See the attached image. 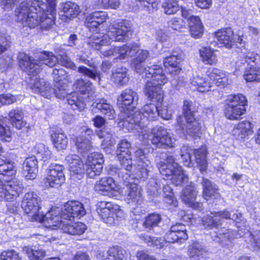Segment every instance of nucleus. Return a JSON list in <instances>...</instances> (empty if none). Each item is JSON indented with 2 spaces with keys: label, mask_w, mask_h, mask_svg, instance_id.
I'll return each mask as SVG.
<instances>
[{
  "label": "nucleus",
  "mask_w": 260,
  "mask_h": 260,
  "mask_svg": "<svg viewBox=\"0 0 260 260\" xmlns=\"http://www.w3.org/2000/svg\"><path fill=\"white\" fill-rule=\"evenodd\" d=\"M132 35V25L128 20L119 19L112 24L107 34L99 32L89 37L86 41L91 48L99 50L104 57H113L114 59H126L136 56L133 60L135 71L140 75L145 72L147 68L141 63L148 56L146 50L140 49L137 43L125 44L121 46L107 47L110 44L111 40L115 42H124L129 39Z\"/></svg>",
  "instance_id": "f257e3e1"
},
{
  "label": "nucleus",
  "mask_w": 260,
  "mask_h": 260,
  "mask_svg": "<svg viewBox=\"0 0 260 260\" xmlns=\"http://www.w3.org/2000/svg\"><path fill=\"white\" fill-rule=\"evenodd\" d=\"M158 103L157 105L152 103L145 105L140 111H135L132 114L131 121L135 123L133 117L140 118V122H138V126H135L131 131H136L139 133L140 139L150 140L156 148L166 149L173 147L176 141L172 134L163 126H156L150 131L146 129L145 121L154 120L158 117Z\"/></svg>",
  "instance_id": "f03ea898"
},
{
  "label": "nucleus",
  "mask_w": 260,
  "mask_h": 260,
  "mask_svg": "<svg viewBox=\"0 0 260 260\" xmlns=\"http://www.w3.org/2000/svg\"><path fill=\"white\" fill-rule=\"evenodd\" d=\"M135 156L137 158V164L135 165L134 173L128 172H124L122 170L119 172H116L122 181L125 184V187H123L125 191L124 199L125 201L131 206L137 205L141 206L143 202V199L141 193V189L138 187L135 182V179L140 178L145 180L147 178L149 173L151 171L152 166L150 161L144 153V151L139 149L135 152Z\"/></svg>",
  "instance_id": "7ed1b4c3"
},
{
  "label": "nucleus",
  "mask_w": 260,
  "mask_h": 260,
  "mask_svg": "<svg viewBox=\"0 0 260 260\" xmlns=\"http://www.w3.org/2000/svg\"><path fill=\"white\" fill-rule=\"evenodd\" d=\"M48 5L39 0L31 4L22 2L15 10L17 22L23 26L35 28L45 19L52 22L56 14V0H46Z\"/></svg>",
  "instance_id": "20e7f679"
},
{
  "label": "nucleus",
  "mask_w": 260,
  "mask_h": 260,
  "mask_svg": "<svg viewBox=\"0 0 260 260\" xmlns=\"http://www.w3.org/2000/svg\"><path fill=\"white\" fill-rule=\"evenodd\" d=\"M17 172L14 162L0 155V201H12L22 193V182L13 178Z\"/></svg>",
  "instance_id": "39448f33"
},
{
  "label": "nucleus",
  "mask_w": 260,
  "mask_h": 260,
  "mask_svg": "<svg viewBox=\"0 0 260 260\" xmlns=\"http://www.w3.org/2000/svg\"><path fill=\"white\" fill-rule=\"evenodd\" d=\"M138 95L136 92L130 89L123 90L117 98V105L120 112L118 115V126L120 129L124 133L131 132L135 126H138V122H140V118L134 120L135 123L132 122V114L135 111V105L138 100Z\"/></svg>",
  "instance_id": "423d86ee"
},
{
  "label": "nucleus",
  "mask_w": 260,
  "mask_h": 260,
  "mask_svg": "<svg viewBox=\"0 0 260 260\" xmlns=\"http://www.w3.org/2000/svg\"><path fill=\"white\" fill-rule=\"evenodd\" d=\"M141 75L143 78H150L145 84L144 90L145 95L152 102L162 103L164 92L161 86L168 82V78L161 68L156 64L148 66V70H145Z\"/></svg>",
  "instance_id": "0eeeda50"
},
{
  "label": "nucleus",
  "mask_w": 260,
  "mask_h": 260,
  "mask_svg": "<svg viewBox=\"0 0 260 260\" xmlns=\"http://www.w3.org/2000/svg\"><path fill=\"white\" fill-rule=\"evenodd\" d=\"M184 116H179L177 119L176 131L180 137L190 136L192 138L199 137L201 123L195 117L197 108L195 104L189 100L184 101L183 107Z\"/></svg>",
  "instance_id": "6e6552de"
},
{
  "label": "nucleus",
  "mask_w": 260,
  "mask_h": 260,
  "mask_svg": "<svg viewBox=\"0 0 260 260\" xmlns=\"http://www.w3.org/2000/svg\"><path fill=\"white\" fill-rule=\"evenodd\" d=\"M20 67L28 74L34 76L42 70L44 66L52 67L58 61V59L52 52L43 51L40 53L38 59H32L23 52L18 56Z\"/></svg>",
  "instance_id": "1a4fd4ad"
},
{
  "label": "nucleus",
  "mask_w": 260,
  "mask_h": 260,
  "mask_svg": "<svg viewBox=\"0 0 260 260\" xmlns=\"http://www.w3.org/2000/svg\"><path fill=\"white\" fill-rule=\"evenodd\" d=\"M77 91L82 96L79 97L76 93L66 96L68 105L74 110H83L86 106V102L91 100L94 93L93 86L89 81L83 79L77 80L74 84Z\"/></svg>",
  "instance_id": "9d476101"
},
{
  "label": "nucleus",
  "mask_w": 260,
  "mask_h": 260,
  "mask_svg": "<svg viewBox=\"0 0 260 260\" xmlns=\"http://www.w3.org/2000/svg\"><path fill=\"white\" fill-rule=\"evenodd\" d=\"M157 166L162 176L172 177V182L176 186L182 185L188 181L187 176L172 155L167 156L165 161L158 162Z\"/></svg>",
  "instance_id": "9b49d317"
},
{
  "label": "nucleus",
  "mask_w": 260,
  "mask_h": 260,
  "mask_svg": "<svg viewBox=\"0 0 260 260\" xmlns=\"http://www.w3.org/2000/svg\"><path fill=\"white\" fill-rule=\"evenodd\" d=\"M247 100L242 94L228 96L225 103L224 114L230 120L238 119L246 112Z\"/></svg>",
  "instance_id": "f8f14e48"
},
{
  "label": "nucleus",
  "mask_w": 260,
  "mask_h": 260,
  "mask_svg": "<svg viewBox=\"0 0 260 260\" xmlns=\"http://www.w3.org/2000/svg\"><path fill=\"white\" fill-rule=\"evenodd\" d=\"M193 152L197 167L201 173L206 172L208 164L206 159L207 150L206 146H203L198 149L192 150L188 146H183L181 149L180 155L184 165L191 166V154Z\"/></svg>",
  "instance_id": "ddd939ff"
},
{
  "label": "nucleus",
  "mask_w": 260,
  "mask_h": 260,
  "mask_svg": "<svg viewBox=\"0 0 260 260\" xmlns=\"http://www.w3.org/2000/svg\"><path fill=\"white\" fill-rule=\"evenodd\" d=\"M97 211L103 221L109 224L114 223L115 219L118 220L124 217V212L119 206L111 202H99L97 205Z\"/></svg>",
  "instance_id": "4468645a"
},
{
  "label": "nucleus",
  "mask_w": 260,
  "mask_h": 260,
  "mask_svg": "<svg viewBox=\"0 0 260 260\" xmlns=\"http://www.w3.org/2000/svg\"><path fill=\"white\" fill-rule=\"evenodd\" d=\"M40 202V198L34 191L26 193L23 197L21 203L22 208L32 220L41 221L42 219V214L39 211Z\"/></svg>",
  "instance_id": "2eb2a0df"
},
{
  "label": "nucleus",
  "mask_w": 260,
  "mask_h": 260,
  "mask_svg": "<svg viewBox=\"0 0 260 260\" xmlns=\"http://www.w3.org/2000/svg\"><path fill=\"white\" fill-rule=\"evenodd\" d=\"M94 189L100 194L112 197H117L122 192L120 185L110 177L101 178L95 183Z\"/></svg>",
  "instance_id": "dca6fc26"
},
{
  "label": "nucleus",
  "mask_w": 260,
  "mask_h": 260,
  "mask_svg": "<svg viewBox=\"0 0 260 260\" xmlns=\"http://www.w3.org/2000/svg\"><path fill=\"white\" fill-rule=\"evenodd\" d=\"M131 148V143L126 140H121L118 144L116 154L122 168L117 170V172H119L122 170H123L124 172H130L131 171L133 168V163L130 151Z\"/></svg>",
  "instance_id": "f3484780"
},
{
  "label": "nucleus",
  "mask_w": 260,
  "mask_h": 260,
  "mask_svg": "<svg viewBox=\"0 0 260 260\" xmlns=\"http://www.w3.org/2000/svg\"><path fill=\"white\" fill-rule=\"evenodd\" d=\"M63 165L57 164H51L47 170V176L45 180L46 187H58L63 183L64 175Z\"/></svg>",
  "instance_id": "a211bd4d"
},
{
  "label": "nucleus",
  "mask_w": 260,
  "mask_h": 260,
  "mask_svg": "<svg viewBox=\"0 0 260 260\" xmlns=\"http://www.w3.org/2000/svg\"><path fill=\"white\" fill-rule=\"evenodd\" d=\"M61 215L59 207H52L45 215L42 214V219L38 221L42 222L46 228L53 230L61 228L63 230L65 224Z\"/></svg>",
  "instance_id": "6ab92c4d"
},
{
  "label": "nucleus",
  "mask_w": 260,
  "mask_h": 260,
  "mask_svg": "<svg viewBox=\"0 0 260 260\" xmlns=\"http://www.w3.org/2000/svg\"><path fill=\"white\" fill-rule=\"evenodd\" d=\"M104 162L102 154L94 152L89 154L85 162L86 172L87 176L91 178L101 174L103 170Z\"/></svg>",
  "instance_id": "aec40b11"
},
{
  "label": "nucleus",
  "mask_w": 260,
  "mask_h": 260,
  "mask_svg": "<svg viewBox=\"0 0 260 260\" xmlns=\"http://www.w3.org/2000/svg\"><path fill=\"white\" fill-rule=\"evenodd\" d=\"M188 238L186 226L180 223L172 225L164 237L166 242L172 243H177L179 244L184 243Z\"/></svg>",
  "instance_id": "412c9836"
},
{
  "label": "nucleus",
  "mask_w": 260,
  "mask_h": 260,
  "mask_svg": "<svg viewBox=\"0 0 260 260\" xmlns=\"http://www.w3.org/2000/svg\"><path fill=\"white\" fill-rule=\"evenodd\" d=\"M217 44L219 47L232 48L236 43H241L242 38L238 36H235L231 28H226L218 30L215 33Z\"/></svg>",
  "instance_id": "4be33fe9"
},
{
  "label": "nucleus",
  "mask_w": 260,
  "mask_h": 260,
  "mask_svg": "<svg viewBox=\"0 0 260 260\" xmlns=\"http://www.w3.org/2000/svg\"><path fill=\"white\" fill-rule=\"evenodd\" d=\"M131 253L121 246L110 247L106 253H100L97 260H129Z\"/></svg>",
  "instance_id": "5701e85b"
},
{
  "label": "nucleus",
  "mask_w": 260,
  "mask_h": 260,
  "mask_svg": "<svg viewBox=\"0 0 260 260\" xmlns=\"http://www.w3.org/2000/svg\"><path fill=\"white\" fill-rule=\"evenodd\" d=\"M183 57L182 51L179 50L173 51L171 55L164 59V65L171 74L177 75L180 72L181 68L180 61Z\"/></svg>",
  "instance_id": "b1692460"
},
{
  "label": "nucleus",
  "mask_w": 260,
  "mask_h": 260,
  "mask_svg": "<svg viewBox=\"0 0 260 260\" xmlns=\"http://www.w3.org/2000/svg\"><path fill=\"white\" fill-rule=\"evenodd\" d=\"M53 76L55 82L56 97L60 100L65 98V70L63 68L57 66L53 70Z\"/></svg>",
  "instance_id": "393cba45"
},
{
  "label": "nucleus",
  "mask_w": 260,
  "mask_h": 260,
  "mask_svg": "<svg viewBox=\"0 0 260 260\" xmlns=\"http://www.w3.org/2000/svg\"><path fill=\"white\" fill-rule=\"evenodd\" d=\"M83 205L77 201L66 202V220L72 221L75 218H80L86 214Z\"/></svg>",
  "instance_id": "a878e982"
},
{
  "label": "nucleus",
  "mask_w": 260,
  "mask_h": 260,
  "mask_svg": "<svg viewBox=\"0 0 260 260\" xmlns=\"http://www.w3.org/2000/svg\"><path fill=\"white\" fill-rule=\"evenodd\" d=\"M197 191L193 185L187 186L182 191L181 197L184 203L193 209L201 210L202 204L196 202Z\"/></svg>",
  "instance_id": "bb28decb"
},
{
  "label": "nucleus",
  "mask_w": 260,
  "mask_h": 260,
  "mask_svg": "<svg viewBox=\"0 0 260 260\" xmlns=\"http://www.w3.org/2000/svg\"><path fill=\"white\" fill-rule=\"evenodd\" d=\"M32 90L47 99H50L54 94L56 96L55 87L53 88L51 83L44 79H36Z\"/></svg>",
  "instance_id": "cd10ccee"
},
{
  "label": "nucleus",
  "mask_w": 260,
  "mask_h": 260,
  "mask_svg": "<svg viewBox=\"0 0 260 260\" xmlns=\"http://www.w3.org/2000/svg\"><path fill=\"white\" fill-rule=\"evenodd\" d=\"M206 75L218 86H226L231 82L226 72L214 68H209L206 72Z\"/></svg>",
  "instance_id": "c85d7f7f"
},
{
  "label": "nucleus",
  "mask_w": 260,
  "mask_h": 260,
  "mask_svg": "<svg viewBox=\"0 0 260 260\" xmlns=\"http://www.w3.org/2000/svg\"><path fill=\"white\" fill-rule=\"evenodd\" d=\"M96 110H99L101 113L104 115L105 117L109 119L115 118L116 114L113 106L107 103L104 99H99L94 102L91 106L92 112H96Z\"/></svg>",
  "instance_id": "c756f323"
},
{
  "label": "nucleus",
  "mask_w": 260,
  "mask_h": 260,
  "mask_svg": "<svg viewBox=\"0 0 260 260\" xmlns=\"http://www.w3.org/2000/svg\"><path fill=\"white\" fill-rule=\"evenodd\" d=\"M38 160L35 156L27 157L22 165V173L27 180L35 179L38 174Z\"/></svg>",
  "instance_id": "7c9ffc66"
},
{
  "label": "nucleus",
  "mask_w": 260,
  "mask_h": 260,
  "mask_svg": "<svg viewBox=\"0 0 260 260\" xmlns=\"http://www.w3.org/2000/svg\"><path fill=\"white\" fill-rule=\"evenodd\" d=\"M107 18V14L105 12H94L86 16L85 20V26L90 31L93 30L101 24L105 22Z\"/></svg>",
  "instance_id": "2f4dec72"
},
{
  "label": "nucleus",
  "mask_w": 260,
  "mask_h": 260,
  "mask_svg": "<svg viewBox=\"0 0 260 260\" xmlns=\"http://www.w3.org/2000/svg\"><path fill=\"white\" fill-rule=\"evenodd\" d=\"M252 128L253 124L249 121H241L235 126L232 132L233 135L237 139H243L252 134Z\"/></svg>",
  "instance_id": "473e14b6"
},
{
  "label": "nucleus",
  "mask_w": 260,
  "mask_h": 260,
  "mask_svg": "<svg viewBox=\"0 0 260 260\" xmlns=\"http://www.w3.org/2000/svg\"><path fill=\"white\" fill-rule=\"evenodd\" d=\"M190 88L193 90L203 92L208 91L212 87L211 83L206 78L200 75H193L190 81Z\"/></svg>",
  "instance_id": "72a5a7b5"
},
{
  "label": "nucleus",
  "mask_w": 260,
  "mask_h": 260,
  "mask_svg": "<svg viewBox=\"0 0 260 260\" xmlns=\"http://www.w3.org/2000/svg\"><path fill=\"white\" fill-rule=\"evenodd\" d=\"M202 184L203 187V196L205 200L208 201L210 199H217L220 198V196L218 191V188L215 184L207 179L203 178Z\"/></svg>",
  "instance_id": "f704fd0d"
},
{
  "label": "nucleus",
  "mask_w": 260,
  "mask_h": 260,
  "mask_svg": "<svg viewBox=\"0 0 260 260\" xmlns=\"http://www.w3.org/2000/svg\"><path fill=\"white\" fill-rule=\"evenodd\" d=\"M205 252L204 246L197 241L192 242L187 247V255L190 260H200Z\"/></svg>",
  "instance_id": "c9c22d12"
},
{
  "label": "nucleus",
  "mask_w": 260,
  "mask_h": 260,
  "mask_svg": "<svg viewBox=\"0 0 260 260\" xmlns=\"http://www.w3.org/2000/svg\"><path fill=\"white\" fill-rule=\"evenodd\" d=\"M68 163L69 170L73 174L81 175L84 172L83 163L80 160L79 157L76 155L68 156Z\"/></svg>",
  "instance_id": "e433bc0d"
},
{
  "label": "nucleus",
  "mask_w": 260,
  "mask_h": 260,
  "mask_svg": "<svg viewBox=\"0 0 260 260\" xmlns=\"http://www.w3.org/2000/svg\"><path fill=\"white\" fill-rule=\"evenodd\" d=\"M200 56L205 64L214 65L217 62L215 50L210 47H204L200 50Z\"/></svg>",
  "instance_id": "4c0bfd02"
},
{
  "label": "nucleus",
  "mask_w": 260,
  "mask_h": 260,
  "mask_svg": "<svg viewBox=\"0 0 260 260\" xmlns=\"http://www.w3.org/2000/svg\"><path fill=\"white\" fill-rule=\"evenodd\" d=\"M9 120L12 125L18 129H21L26 124V122L23 119V114L19 109L11 110L9 114Z\"/></svg>",
  "instance_id": "58836bf2"
},
{
  "label": "nucleus",
  "mask_w": 260,
  "mask_h": 260,
  "mask_svg": "<svg viewBox=\"0 0 260 260\" xmlns=\"http://www.w3.org/2000/svg\"><path fill=\"white\" fill-rule=\"evenodd\" d=\"M244 58V56L243 57ZM243 63H246L249 66L248 67L244 74V78L247 82L260 81V69L254 64L245 62L244 59L242 60Z\"/></svg>",
  "instance_id": "ea45409f"
},
{
  "label": "nucleus",
  "mask_w": 260,
  "mask_h": 260,
  "mask_svg": "<svg viewBox=\"0 0 260 260\" xmlns=\"http://www.w3.org/2000/svg\"><path fill=\"white\" fill-rule=\"evenodd\" d=\"M31 156H35L37 160H43L46 161L51 156V151L46 146L42 143L36 144L31 149Z\"/></svg>",
  "instance_id": "a19ab883"
},
{
  "label": "nucleus",
  "mask_w": 260,
  "mask_h": 260,
  "mask_svg": "<svg viewBox=\"0 0 260 260\" xmlns=\"http://www.w3.org/2000/svg\"><path fill=\"white\" fill-rule=\"evenodd\" d=\"M190 35L192 37L198 39L203 34L204 27L199 17H192L188 23Z\"/></svg>",
  "instance_id": "79ce46f5"
},
{
  "label": "nucleus",
  "mask_w": 260,
  "mask_h": 260,
  "mask_svg": "<svg viewBox=\"0 0 260 260\" xmlns=\"http://www.w3.org/2000/svg\"><path fill=\"white\" fill-rule=\"evenodd\" d=\"M96 134L99 138L104 139L101 143L103 149L111 148L115 145V141L112 137V134L105 128L96 131Z\"/></svg>",
  "instance_id": "37998d69"
},
{
  "label": "nucleus",
  "mask_w": 260,
  "mask_h": 260,
  "mask_svg": "<svg viewBox=\"0 0 260 260\" xmlns=\"http://www.w3.org/2000/svg\"><path fill=\"white\" fill-rule=\"evenodd\" d=\"M66 222V233L72 235H80L83 234L87 229L86 225L81 222H73L68 221Z\"/></svg>",
  "instance_id": "c03bdc74"
},
{
  "label": "nucleus",
  "mask_w": 260,
  "mask_h": 260,
  "mask_svg": "<svg viewBox=\"0 0 260 260\" xmlns=\"http://www.w3.org/2000/svg\"><path fill=\"white\" fill-rule=\"evenodd\" d=\"M111 79L118 85L125 84L128 81L126 69L125 68L116 69L112 73Z\"/></svg>",
  "instance_id": "a18cd8bd"
},
{
  "label": "nucleus",
  "mask_w": 260,
  "mask_h": 260,
  "mask_svg": "<svg viewBox=\"0 0 260 260\" xmlns=\"http://www.w3.org/2000/svg\"><path fill=\"white\" fill-rule=\"evenodd\" d=\"M23 251L26 253L29 260H42L46 255L45 251L39 248L25 246Z\"/></svg>",
  "instance_id": "49530a36"
},
{
  "label": "nucleus",
  "mask_w": 260,
  "mask_h": 260,
  "mask_svg": "<svg viewBox=\"0 0 260 260\" xmlns=\"http://www.w3.org/2000/svg\"><path fill=\"white\" fill-rule=\"evenodd\" d=\"M216 238L220 239L222 241L224 239H232L234 238H239L243 236V232L241 230H238L237 232L231 230L230 229H226L222 228L219 230L217 233Z\"/></svg>",
  "instance_id": "de8ad7c7"
},
{
  "label": "nucleus",
  "mask_w": 260,
  "mask_h": 260,
  "mask_svg": "<svg viewBox=\"0 0 260 260\" xmlns=\"http://www.w3.org/2000/svg\"><path fill=\"white\" fill-rule=\"evenodd\" d=\"M51 138L54 146L58 150L64 149L65 147V136L61 129H57L54 133L51 134Z\"/></svg>",
  "instance_id": "09e8293b"
},
{
  "label": "nucleus",
  "mask_w": 260,
  "mask_h": 260,
  "mask_svg": "<svg viewBox=\"0 0 260 260\" xmlns=\"http://www.w3.org/2000/svg\"><path fill=\"white\" fill-rule=\"evenodd\" d=\"M161 221V217L160 214L151 213L146 217L143 225L148 230H151L153 228L158 226Z\"/></svg>",
  "instance_id": "8fccbe9b"
},
{
  "label": "nucleus",
  "mask_w": 260,
  "mask_h": 260,
  "mask_svg": "<svg viewBox=\"0 0 260 260\" xmlns=\"http://www.w3.org/2000/svg\"><path fill=\"white\" fill-rule=\"evenodd\" d=\"M162 7L164 13L167 15L174 14L180 9L177 0H165Z\"/></svg>",
  "instance_id": "3c124183"
},
{
  "label": "nucleus",
  "mask_w": 260,
  "mask_h": 260,
  "mask_svg": "<svg viewBox=\"0 0 260 260\" xmlns=\"http://www.w3.org/2000/svg\"><path fill=\"white\" fill-rule=\"evenodd\" d=\"M80 11L79 7L74 3L66 2V20L76 18Z\"/></svg>",
  "instance_id": "603ef678"
},
{
  "label": "nucleus",
  "mask_w": 260,
  "mask_h": 260,
  "mask_svg": "<svg viewBox=\"0 0 260 260\" xmlns=\"http://www.w3.org/2000/svg\"><path fill=\"white\" fill-rule=\"evenodd\" d=\"M161 184L160 181L155 178H151L147 185L148 192L153 196H156L158 191L160 190Z\"/></svg>",
  "instance_id": "864d4df0"
},
{
  "label": "nucleus",
  "mask_w": 260,
  "mask_h": 260,
  "mask_svg": "<svg viewBox=\"0 0 260 260\" xmlns=\"http://www.w3.org/2000/svg\"><path fill=\"white\" fill-rule=\"evenodd\" d=\"M4 119L0 118V139L10 142L12 139V132L9 126L4 125Z\"/></svg>",
  "instance_id": "5fc2aeb1"
},
{
  "label": "nucleus",
  "mask_w": 260,
  "mask_h": 260,
  "mask_svg": "<svg viewBox=\"0 0 260 260\" xmlns=\"http://www.w3.org/2000/svg\"><path fill=\"white\" fill-rule=\"evenodd\" d=\"M211 215H208L204 217L202 219L203 224L205 226L208 228L216 227L221 224V219L214 217L215 213H211Z\"/></svg>",
  "instance_id": "6e6d98bb"
},
{
  "label": "nucleus",
  "mask_w": 260,
  "mask_h": 260,
  "mask_svg": "<svg viewBox=\"0 0 260 260\" xmlns=\"http://www.w3.org/2000/svg\"><path fill=\"white\" fill-rule=\"evenodd\" d=\"M76 145L81 152L88 151L91 147V142L88 139L84 138L83 136L77 138Z\"/></svg>",
  "instance_id": "4d7b16f0"
},
{
  "label": "nucleus",
  "mask_w": 260,
  "mask_h": 260,
  "mask_svg": "<svg viewBox=\"0 0 260 260\" xmlns=\"http://www.w3.org/2000/svg\"><path fill=\"white\" fill-rule=\"evenodd\" d=\"M78 72L93 80L99 81L101 77L100 72H98L96 70L92 71L84 66H81L78 68Z\"/></svg>",
  "instance_id": "13d9d810"
},
{
  "label": "nucleus",
  "mask_w": 260,
  "mask_h": 260,
  "mask_svg": "<svg viewBox=\"0 0 260 260\" xmlns=\"http://www.w3.org/2000/svg\"><path fill=\"white\" fill-rule=\"evenodd\" d=\"M163 191L164 193V198H165V202L169 205L176 206V200L174 198L172 188L169 185H166L163 187Z\"/></svg>",
  "instance_id": "bf43d9fd"
},
{
  "label": "nucleus",
  "mask_w": 260,
  "mask_h": 260,
  "mask_svg": "<svg viewBox=\"0 0 260 260\" xmlns=\"http://www.w3.org/2000/svg\"><path fill=\"white\" fill-rule=\"evenodd\" d=\"M141 8L149 12L156 9L159 3V0H138Z\"/></svg>",
  "instance_id": "052dcab7"
},
{
  "label": "nucleus",
  "mask_w": 260,
  "mask_h": 260,
  "mask_svg": "<svg viewBox=\"0 0 260 260\" xmlns=\"http://www.w3.org/2000/svg\"><path fill=\"white\" fill-rule=\"evenodd\" d=\"M244 60L245 62H248L249 64L251 63L254 64L260 69V53L248 52L244 56Z\"/></svg>",
  "instance_id": "680f3d73"
},
{
  "label": "nucleus",
  "mask_w": 260,
  "mask_h": 260,
  "mask_svg": "<svg viewBox=\"0 0 260 260\" xmlns=\"http://www.w3.org/2000/svg\"><path fill=\"white\" fill-rule=\"evenodd\" d=\"M17 101V97L11 93H5L0 95V106L10 105Z\"/></svg>",
  "instance_id": "e2e57ef3"
},
{
  "label": "nucleus",
  "mask_w": 260,
  "mask_h": 260,
  "mask_svg": "<svg viewBox=\"0 0 260 260\" xmlns=\"http://www.w3.org/2000/svg\"><path fill=\"white\" fill-rule=\"evenodd\" d=\"M98 3L104 8L117 9L120 2L119 0H99Z\"/></svg>",
  "instance_id": "0e129e2a"
},
{
  "label": "nucleus",
  "mask_w": 260,
  "mask_h": 260,
  "mask_svg": "<svg viewBox=\"0 0 260 260\" xmlns=\"http://www.w3.org/2000/svg\"><path fill=\"white\" fill-rule=\"evenodd\" d=\"M2 260H19V257L17 252L14 250L4 251L1 254Z\"/></svg>",
  "instance_id": "69168bd1"
},
{
  "label": "nucleus",
  "mask_w": 260,
  "mask_h": 260,
  "mask_svg": "<svg viewBox=\"0 0 260 260\" xmlns=\"http://www.w3.org/2000/svg\"><path fill=\"white\" fill-rule=\"evenodd\" d=\"M170 26L174 30H178L185 26L184 20L178 17L172 18L169 22Z\"/></svg>",
  "instance_id": "338daca9"
},
{
  "label": "nucleus",
  "mask_w": 260,
  "mask_h": 260,
  "mask_svg": "<svg viewBox=\"0 0 260 260\" xmlns=\"http://www.w3.org/2000/svg\"><path fill=\"white\" fill-rule=\"evenodd\" d=\"M158 116H160L162 118L169 120L171 118L172 111L169 110L167 106H163L160 109L158 108Z\"/></svg>",
  "instance_id": "774afa93"
}]
</instances>
